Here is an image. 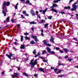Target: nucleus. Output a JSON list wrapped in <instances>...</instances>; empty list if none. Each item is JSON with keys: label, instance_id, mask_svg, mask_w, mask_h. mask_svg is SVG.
<instances>
[{"label": "nucleus", "instance_id": "obj_1", "mask_svg": "<svg viewBox=\"0 0 78 78\" xmlns=\"http://www.w3.org/2000/svg\"><path fill=\"white\" fill-rule=\"evenodd\" d=\"M9 5V2H4L3 3V9L2 13L3 14H4V16H6V12H7V10L6 9V6H8Z\"/></svg>", "mask_w": 78, "mask_h": 78}, {"label": "nucleus", "instance_id": "obj_2", "mask_svg": "<svg viewBox=\"0 0 78 78\" xmlns=\"http://www.w3.org/2000/svg\"><path fill=\"white\" fill-rule=\"evenodd\" d=\"M37 60L36 59L35 61H34V62H33V63L31 65V68H32V67H34V66H35V65H37Z\"/></svg>", "mask_w": 78, "mask_h": 78}, {"label": "nucleus", "instance_id": "obj_3", "mask_svg": "<svg viewBox=\"0 0 78 78\" xmlns=\"http://www.w3.org/2000/svg\"><path fill=\"white\" fill-rule=\"evenodd\" d=\"M50 8H51L52 9L51 10V11H54V12H56V13H57L58 12V11H57V10L55 9H54L55 8V6H53V5L52 6L50 7Z\"/></svg>", "mask_w": 78, "mask_h": 78}, {"label": "nucleus", "instance_id": "obj_4", "mask_svg": "<svg viewBox=\"0 0 78 78\" xmlns=\"http://www.w3.org/2000/svg\"><path fill=\"white\" fill-rule=\"evenodd\" d=\"M31 38L33 39H34V40L36 42H39V41L38 39H37V37L36 36H32Z\"/></svg>", "mask_w": 78, "mask_h": 78}, {"label": "nucleus", "instance_id": "obj_5", "mask_svg": "<svg viewBox=\"0 0 78 78\" xmlns=\"http://www.w3.org/2000/svg\"><path fill=\"white\" fill-rule=\"evenodd\" d=\"M77 4V3H74V4L72 5L73 8L74 9H77V8H76L77 6H76V4Z\"/></svg>", "mask_w": 78, "mask_h": 78}, {"label": "nucleus", "instance_id": "obj_6", "mask_svg": "<svg viewBox=\"0 0 78 78\" xmlns=\"http://www.w3.org/2000/svg\"><path fill=\"white\" fill-rule=\"evenodd\" d=\"M19 75V74H17L16 73H14L13 75H12V76L16 78V77H17V76H18Z\"/></svg>", "mask_w": 78, "mask_h": 78}, {"label": "nucleus", "instance_id": "obj_7", "mask_svg": "<svg viewBox=\"0 0 78 78\" xmlns=\"http://www.w3.org/2000/svg\"><path fill=\"white\" fill-rule=\"evenodd\" d=\"M46 49L48 51V53H50V52L51 51V49L49 47H47L46 48Z\"/></svg>", "mask_w": 78, "mask_h": 78}, {"label": "nucleus", "instance_id": "obj_8", "mask_svg": "<svg viewBox=\"0 0 78 78\" xmlns=\"http://www.w3.org/2000/svg\"><path fill=\"white\" fill-rule=\"evenodd\" d=\"M6 21H4V23H6V22H8L9 21V17H8L7 18H6Z\"/></svg>", "mask_w": 78, "mask_h": 78}, {"label": "nucleus", "instance_id": "obj_9", "mask_svg": "<svg viewBox=\"0 0 78 78\" xmlns=\"http://www.w3.org/2000/svg\"><path fill=\"white\" fill-rule=\"evenodd\" d=\"M39 70H40V71H41L42 72H44V69L42 68H40L38 69Z\"/></svg>", "mask_w": 78, "mask_h": 78}, {"label": "nucleus", "instance_id": "obj_10", "mask_svg": "<svg viewBox=\"0 0 78 78\" xmlns=\"http://www.w3.org/2000/svg\"><path fill=\"white\" fill-rule=\"evenodd\" d=\"M50 41V42H53L54 43V41H54V38H53L52 37H51V39Z\"/></svg>", "mask_w": 78, "mask_h": 78}, {"label": "nucleus", "instance_id": "obj_11", "mask_svg": "<svg viewBox=\"0 0 78 78\" xmlns=\"http://www.w3.org/2000/svg\"><path fill=\"white\" fill-rule=\"evenodd\" d=\"M47 9H47V8H46L45 9V10H43V14H45L46 12H47Z\"/></svg>", "mask_w": 78, "mask_h": 78}, {"label": "nucleus", "instance_id": "obj_12", "mask_svg": "<svg viewBox=\"0 0 78 78\" xmlns=\"http://www.w3.org/2000/svg\"><path fill=\"white\" fill-rule=\"evenodd\" d=\"M30 24H36L37 23L35 22L34 21H32L30 22Z\"/></svg>", "mask_w": 78, "mask_h": 78}, {"label": "nucleus", "instance_id": "obj_13", "mask_svg": "<svg viewBox=\"0 0 78 78\" xmlns=\"http://www.w3.org/2000/svg\"><path fill=\"white\" fill-rule=\"evenodd\" d=\"M21 48H22V49H24V48H25V45H21Z\"/></svg>", "mask_w": 78, "mask_h": 78}, {"label": "nucleus", "instance_id": "obj_14", "mask_svg": "<svg viewBox=\"0 0 78 78\" xmlns=\"http://www.w3.org/2000/svg\"><path fill=\"white\" fill-rule=\"evenodd\" d=\"M15 56L14 54H12V53H10V59H11V57L12 56L14 57Z\"/></svg>", "mask_w": 78, "mask_h": 78}, {"label": "nucleus", "instance_id": "obj_15", "mask_svg": "<svg viewBox=\"0 0 78 78\" xmlns=\"http://www.w3.org/2000/svg\"><path fill=\"white\" fill-rule=\"evenodd\" d=\"M43 43H44V45H46L47 44V43L46 41L45 40H44L43 41Z\"/></svg>", "mask_w": 78, "mask_h": 78}, {"label": "nucleus", "instance_id": "obj_16", "mask_svg": "<svg viewBox=\"0 0 78 78\" xmlns=\"http://www.w3.org/2000/svg\"><path fill=\"white\" fill-rule=\"evenodd\" d=\"M41 35L42 36H44V35L43 34V32H44V30L42 29H41Z\"/></svg>", "mask_w": 78, "mask_h": 78}, {"label": "nucleus", "instance_id": "obj_17", "mask_svg": "<svg viewBox=\"0 0 78 78\" xmlns=\"http://www.w3.org/2000/svg\"><path fill=\"white\" fill-rule=\"evenodd\" d=\"M65 9H70V7L69 6L68 7H65L64 8Z\"/></svg>", "mask_w": 78, "mask_h": 78}, {"label": "nucleus", "instance_id": "obj_18", "mask_svg": "<svg viewBox=\"0 0 78 78\" xmlns=\"http://www.w3.org/2000/svg\"><path fill=\"white\" fill-rule=\"evenodd\" d=\"M36 50L34 49L33 52V54H34L35 55H36Z\"/></svg>", "mask_w": 78, "mask_h": 78}, {"label": "nucleus", "instance_id": "obj_19", "mask_svg": "<svg viewBox=\"0 0 78 78\" xmlns=\"http://www.w3.org/2000/svg\"><path fill=\"white\" fill-rule=\"evenodd\" d=\"M63 50H64V51H66L65 52L66 53H67V51H68V50H67V49L66 48L63 49Z\"/></svg>", "mask_w": 78, "mask_h": 78}, {"label": "nucleus", "instance_id": "obj_20", "mask_svg": "<svg viewBox=\"0 0 78 78\" xmlns=\"http://www.w3.org/2000/svg\"><path fill=\"white\" fill-rule=\"evenodd\" d=\"M25 39H26L27 40H30V37H28L26 36L25 37Z\"/></svg>", "mask_w": 78, "mask_h": 78}, {"label": "nucleus", "instance_id": "obj_21", "mask_svg": "<svg viewBox=\"0 0 78 78\" xmlns=\"http://www.w3.org/2000/svg\"><path fill=\"white\" fill-rule=\"evenodd\" d=\"M23 74L25 76H26L27 77L28 76H29V75H28V74H27V73H23Z\"/></svg>", "mask_w": 78, "mask_h": 78}, {"label": "nucleus", "instance_id": "obj_22", "mask_svg": "<svg viewBox=\"0 0 78 78\" xmlns=\"http://www.w3.org/2000/svg\"><path fill=\"white\" fill-rule=\"evenodd\" d=\"M34 59H33L32 60H31V62L30 63V65H32V64H33V61H34Z\"/></svg>", "mask_w": 78, "mask_h": 78}, {"label": "nucleus", "instance_id": "obj_23", "mask_svg": "<svg viewBox=\"0 0 78 78\" xmlns=\"http://www.w3.org/2000/svg\"><path fill=\"white\" fill-rule=\"evenodd\" d=\"M60 1H61V0H54V3H58V2H60Z\"/></svg>", "mask_w": 78, "mask_h": 78}, {"label": "nucleus", "instance_id": "obj_24", "mask_svg": "<svg viewBox=\"0 0 78 78\" xmlns=\"http://www.w3.org/2000/svg\"><path fill=\"white\" fill-rule=\"evenodd\" d=\"M45 53H46V51H45V50H44L42 52V55H44Z\"/></svg>", "mask_w": 78, "mask_h": 78}, {"label": "nucleus", "instance_id": "obj_25", "mask_svg": "<svg viewBox=\"0 0 78 78\" xmlns=\"http://www.w3.org/2000/svg\"><path fill=\"white\" fill-rule=\"evenodd\" d=\"M49 53H51V54H52V55H55V52H54V51H51Z\"/></svg>", "mask_w": 78, "mask_h": 78}, {"label": "nucleus", "instance_id": "obj_26", "mask_svg": "<svg viewBox=\"0 0 78 78\" xmlns=\"http://www.w3.org/2000/svg\"><path fill=\"white\" fill-rule=\"evenodd\" d=\"M30 43L31 44H35V42H34V41H32L30 42Z\"/></svg>", "mask_w": 78, "mask_h": 78}, {"label": "nucleus", "instance_id": "obj_27", "mask_svg": "<svg viewBox=\"0 0 78 78\" xmlns=\"http://www.w3.org/2000/svg\"><path fill=\"white\" fill-rule=\"evenodd\" d=\"M62 71V70H59L56 73V74H58V73H61V72Z\"/></svg>", "mask_w": 78, "mask_h": 78}, {"label": "nucleus", "instance_id": "obj_28", "mask_svg": "<svg viewBox=\"0 0 78 78\" xmlns=\"http://www.w3.org/2000/svg\"><path fill=\"white\" fill-rule=\"evenodd\" d=\"M48 25V23L45 24L44 25V28H47Z\"/></svg>", "mask_w": 78, "mask_h": 78}, {"label": "nucleus", "instance_id": "obj_29", "mask_svg": "<svg viewBox=\"0 0 78 78\" xmlns=\"http://www.w3.org/2000/svg\"><path fill=\"white\" fill-rule=\"evenodd\" d=\"M5 56H7L9 58V59H10V55H8V54H6L5 55Z\"/></svg>", "mask_w": 78, "mask_h": 78}, {"label": "nucleus", "instance_id": "obj_30", "mask_svg": "<svg viewBox=\"0 0 78 78\" xmlns=\"http://www.w3.org/2000/svg\"><path fill=\"white\" fill-rule=\"evenodd\" d=\"M64 76V75H58V77H62L63 76Z\"/></svg>", "mask_w": 78, "mask_h": 78}, {"label": "nucleus", "instance_id": "obj_31", "mask_svg": "<svg viewBox=\"0 0 78 78\" xmlns=\"http://www.w3.org/2000/svg\"><path fill=\"white\" fill-rule=\"evenodd\" d=\"M62 65V66H65V64H63V63H62V64H59L58 65V66H61Z\"/></svg>", "mask_w": 78, "mask_h": 78}, {"label": "nucleus", "instance_id": "obj_32", "mask_svg": "<svg viewBox=\"0 0 78 78\" xmlns=\"http://www.w3.org/2000/svg\"><path fill=\"white\" fill-rule=\"evenodd\" d=\"M48 19H52V16H48Z\"/></svg>", "mask_w": 78, "mask_h": 78}, {"label": "nucleus", "instance_id": "obj_33", "mask_svg": "<svg viewBox=\"0 0 78 78\" xmlns=\"http://www.w3.org/2000/svg\"><path fill=\"white\" fill-rule=\"evenodd\" d=\"M23 36H21V42L22 41H23Z\"/></svg>", "mask_w": 78, "mask_h": 78}, {"label": "nucleus", "instance_id": "obj_34", "mask_svg": "<svg viewBox=\"0 0 78 78\" xmlns=\"http://www.w3.org/2000/svg\"><path fill=\"white\" fill-rule=\"evenodd\" d=\"M23 14H26L27 13V12H26V11H23Z\"/></svg>", "mask_w": 78, "mask_h": 78}, {"label": "nucleus", "instance_id": "obj_35", "mask_svg": "<svg viewBox=\"0 0 78 78\" xmlns=\"http://www.w3.org/2000/svg\"><path fill=\"white\" fill-rule=\"evenodd\" d=\"M75 10H76V9H70V10L71 11H75Z\"/></svg>", "mask_w": 78, "mask_h": 78}, {"label": "nucleus", "instance_id": "obj_36", "mask_svg": "<svg viewBox=\"0 0 78 78\" xmlns=\"http://www.w3.org/2000/svg\"><path fill=\"white\" fill-rule=\"evenodd\" d=\"M73 40H75L76 41H78V39L77 38H73Z\"/></svg>", "mask_w": 78, "mask_h": 78}, {"label": "nucleus", "instance_id": "obj_37", "mask_svg": "<svg viewBox=\"0 0 78 78\" xmlns=\"http://www.w3.org/2000/svg\"><path fill=\"white\" fill-rule=\"evenodd\" d=\"M46 46H48L49 47H51V44H47L46 45Z\"/></svg>", "mask_w": 78, "mask_h": 78}, {"label": "nucleus", "instance_id": "obj_38", "mask_svg": "<svg viewBox=\"0 0 78 78\" xmlns=\"http://www.w3.org/2000/svg\"><path fill=\"white\" fill-rule=\"evenodd\" d=\"M30 3V1L29 0H27L26 2V3Z\"/></svg>", "mask_w": 78, "mask_h": 78}, {"label": "nucleus", "instance_id": "obj_39", "mask_svg": "<svg viewBox=\"0 0 78 78\" xmlns=\"http://www.w3.org/2000/svg\"><path fill=\"white\" fill-rule=\"evenodd\" d=\"M68 60L69 61V62H70V61H72V59H70V58H68Z\"/></svg>", "mask_w": 78, "mask_h": 78}, {"label": "nucleus", "instance_id": "obj_40", "mask_svg": "<svg viewBox=\"0 0 78 78\" xmlns=\"http://www.w3.org/2000/svg\"><path fill=\"white\" fill-rule=\"evenodd\" d=\"M57 70H58V69L57 68H55L54 69V71L55 72H56V71H57Z\"/></svg>", "mask_w": 78, "mask_h": 78}, {"label": "nucleus", "instance_id": "obj_41", "mask_svg": "<svg viewBox=\"0 0 78 78\" xmlns=\"http://www.w3.org/2000/svg\"><path fill=\"white\" fill-rule=\"evenodd\" d=\"M5 71H2V75H5Z\"/></svg>", "mask_w": 78, "mask_h": 78}, {"label": "nucleus", "instance_id": "obj_42", "mask_svg": "<svg viewBox=\"0 0 78 78\" xmlns=\"http://www.w3.org/2000/svg\"><path fill=\"white\" fill-rule=\"evenodd\" d=\"M53 6H54L55 7V6H58V5L56 4H53Z\"/></svg>", "mask_w": 78, "mask_h": 78}, {"label": "nucleus", "instance_id": "obj_43", "mask_svg": "<svg viewBox=\"0 0 78 78\" xmlns=\"http://www.w3.org/2000/svg\"><path fill=\"white\" fill-rule=\"evenodd\" d=\"M56 49L57 50H60V48L58 47H56Z\"/></svg>", "mask_w": 78, "mask_h": 78}, {"label": "nucleus", "instance_id": "obj_44", "mask_svg": "<svg viewBox=\"0 0 78 78\" xmlns=\"http://www.w3.org/2000/svg\"><path fill=\"white\" fill-rule=\"evenodd\" d=\"M41 53L40 52H39L37 54V55L38 56H39V55H41Z\"/></svg>", "mask_w": 78, "mask_h": 78}, {"label": "nucleus", "instance_id": "obj_45", "mask_svg": "<svg viewBox=\"0 0 78 78\" xmlns=\"http://www.w3.org/2000/svg\"><path fill=\"white\" fill-rule=\"evenodd\" d=\"M24 35H28V33L26 32V33H24Z\"/></svg>", "mask_w": 78, "mask_h": 78}, {"label": "nucleus", "instance_id": "obj_46", "mask_svg": "<svg viewBox=\"0 0 78 78\" xmlns=\"http://www.w3.org/2000/svg\"><path fill=\"white\" fill-rule=\"evenodd\" d=\"M20 25L19 24H18L17 25V26L18 27V28H19L20 27Z\"/></svg>", "mask_w": 78, "mask_h": 78}, {"label": "nucleus", "instance_id": "obj_47", "mask_svg": "<svg viewBox=\"0 0 78 78\" xmlns=\"http://www.w3.org/2000/svg\"><path fill=\"white\" fill-rule=\"evenodd\" d=\"M13 50H14L15 51L16 50V48H15L14 47H13Z\"/></svg>", "mask_w": 78, "mask_h": 78}, {"label": "nucleus", "instance_id": "obj_48", "mask_svg": "<svg viewBox=\"0 0 78 78\" xmlns=\"http://www.w3.org/2000/svg\"><path fill=\"white\" fill-rule=\"evenodd\" d=\"M61 53H63V51L62 50H60L59 51Z\"/></svg>", "mask_w": 78, "mask_h": 78}, {"label": "nucleus", "instance_id": "obj_49", "mask_svg": "<svg viewBox=\"0 0 78 78\" xmlns=\"http://www.w3.org/2000/svg\"><path fill=\"white\" fill-rule=\"evenodd\" d=\"M15 9H17V6L16 5L15 6Z\"/></svg>", "mask_w": 78, "mask_h": 78}, {"label": "nucleus", "instance_id": "obj_50", "mask_svg": "<svg viewBox=\"0 0 78 78\" xmlns=\"http://www.w3.org/2000/svg\"><path fill=\"white\" fill-rule=\"evenodd\" d=\"M44 21L43 20H41V23H44Z\"/></svg>", "mask_w": 78, "mask_h": 78}, {"label": "nucleus", "instance_id": "obj_51", "mask_svg": "<svg viewBox=\"0 0 78 78\" xmlns=\"http://www.w3.org/2000/svg\"><path fill=\"white\" fill-rule=\"evenodd\" d=\"M43 61H44V62H46L47 61H46V60H45V59H44L43 60Z\"/></svg>", "mask_w": 78, "mask_h": 78}, {"label": "nucleus", "instance_id": "obj_52", "mask_svg": "<svg viewBox=\"0 0 78 78\" xmlns=\"http://www.w3.org/2000/svg\"><path fill=\"white\" fill-rule=\"evenodd\" d=\"M17 69L18 71H19L20 70V67H18Z\"/></svg>", "mask_w": 78, "mask_h": 78}, {"label": "nucleus", "instance_id": "obj_53", "mask_svg": "<svg viewBox=\"0 0 78 78\" xmlns=\"http://www.w3.org/2000/svg\"><path fill=\"white\" fill-rule=\"evenodd\" d=\"M31 14H32V16H34L35 15V13L34 12L32 13Z\"/></svg>", "mask_w": 78, "mask_h": 78}, {"label": "nucleus", "instance_id": "obj_54", "mask_svg": "<svg viewBox=\"0 0 78 78\" xmlns=\"http://www.w3.org/2000/svg\"><path fill=\"white\" fill-rule=\"evenodd\" d=\"M62 14H66L64 12H62L61 13Z\"/></svg>", "mask_w": 78, "mask_h": 78}, {"label": "nucleus", "instance_id": "obj_55", "mask_svg": "<svg viewBox=\"0 0 78 78\" xmlns=\"http://www.w3.org/2000/svg\"><path fill=\"white\" fill-rule=\"evenodd\" d=\"M31 14L32 13H33V12H34V11H33V9L31 10Z\"/></svg>", "mask_w": 78, "mask_h": 78}, {"label": "nucleus", "instance_id": "obj_56", "mask_svg": "<svg viewBox=\"0 0 78 78\" xmlns=\"http://www.w3.org/2000/svg\"><path fill=\"white\" fill-rule=\"evenodd\" d=\"M21 17L23 18V19L25 18V17L23 16V15H21Z\"/></svg>", "mask_w": 78, "mask_h": 78}, {"label": "nucleus", "instance_id": "obj_57", "mask_svg": "<svg viewBox=\"0 0 78 78\" xmlns=\"http://www.w3.org/2000/svg\"><path fill=\"white\" fill-rule=\"evenodd\" d=\"M34 76L37 77V74H35L34 75Z\"/></svg>", "mask_w": 78, "mask_h": 78}, {"label": "nucleus", "instance_id": "obj_58", "mask_svg": "<svg viewBox=\"0 0 78 78\" xmlns=\"http://www.w3.org/2000/svg\"><path fill=\"white\" fill-rule=\"evenodd\" d=\"M26 16H29V15L28 14L26 13V14H25Z\"/></svg>", "mask_w": 78, "mask_h": 78}, {"label": "nucleus", "instance_id": "obj_59", "mask_svg": "<svg viewBox=\"0 0 78 78\" xmlns=\"http://www.w3.org/2000/svg\"><path fill=\"white\" fill-rule=\"evenodd\" d=\"M31 29L32 30H33V31H34V28H33V27H32V28H31Z\"/></svg>", "mask_w": 78, "mask_h": 78}, {"label": "nucleus", "instance_id": "obj_60", "mask_svg": "<svg viewBox=\"0 0 78 78\" xmlns=\"http://www.w3.org/2000/svg\"><path fill=\"white\" fill-rule=\"evenodd\" d=\"M40 58H41V59H44V58L43 57H39Z\"/></svg>", "mask_w": 78, "mask_h": 78}, {"label": "nucleus", "instance_id": "obj_61", "mask_svg": "<svg viewBox=\"0 0 78 78\" xmlns=\"http://www.w3.org/2000/svg\"><path fill=\"white\" fill-rule=\"evenodd\" d=\"M76 15L77 16H76V18H77V19H78V14H76Z\"/></svg>", "mask_w": 78, "mask_h": 78}, {"label": "nucleus", "instance_id": "obj_62", "mask_svg": "<svg viewBox=\"0 0 78 78\" xmlns=\"http://www.w3.org/2000/svg\"><path fill=\"white\" fill-rule=\"evenodd\" d=\"M24 60H25V61H28V58H24Z\"/></svg>", "mask_w": 78, "mask_h": 78}, {"label": "nucleus", "instance_id": "obj_63", "mask_svg": "<svg viewBox=\"0 0 78 78\" xmlns=\"http://www.w3.org/2000/svg\"><path fill=\"white\" fill-rule=\"evenodd\" d=\"M51 70H52L53 69H54V67H51Z\"/></svg>", "mask_w": 78, "mask_h": 78}, {"label": "nucleus", "instance_id": "obj_64", "mask_svg": "<svg viewBox=\"0 0 78 78\" xmlns=\"http://www.w3.org/2000/svg\"><path fill=\"white\" fill-rule=\"evenodd\" d=\"M68 56H69L68 55H66L65 56V58H68Z\"/></svg>", "mask_w": 78, "mask_h": 78}]
</instances>
